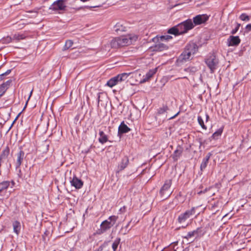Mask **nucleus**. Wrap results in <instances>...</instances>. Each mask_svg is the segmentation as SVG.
<instances>
[{
    "instance_id": "nucleus-1",
    "label": "nucleus",
    "mask_w": 251,
    "mask_h": 251,
    "mask_svg": "<svg viewBox=\"0 0 251 251\" xmlns=\"http://www.w3.org/2000/svg\"><path fill=\"white\" fill-rule=\"evenodd\" d=\"M198 49L197 45L194 43L188 44L179 56L178 61L183 63L191 60L198 51Z\"/></svg>"
},
{
    "instance_id": "nucleus-2",
    "label": "nucleus",
    "mask_w": 251,
    "mask_h": 251,
    "mask_svg": "<svg viewBox=\"0 0 251 251\" xmlns=\"http://www.w3.org/2000/svg\"><path fill=\"white\" fill-rule=\"evenodd\" d=\"M198 207H192L190 209L186 210L185 212L180 213L177 218V222L179 224L182 225V227H186L187 226V221L188 220L192 218L193 217H196L199 214L197 212Z\"/></svg>"
},
{
    "instance_id": "nucleus-3",
    "label": "nucleus",
    "mask_w": 251,
    "mask_h": 251,
    "mask_svg": "<svg viewBox=\"0 0 251 251\" xmlns=\"http://www.w3.org/2000/svg\"><path fill=\"white\" fill-rule=\"evenodd\" d=\"M171 184L172 180H167L161 188L159 194L162 200L168 199L172 194L173 190L171 188Z\"/></svg>"
},
{
    "instance_id": "nucleus-4",
    "label": "nucleus",
    "mask_w": 251,
    "mask_h": 251,
    "mask_svg": "<svg viewBox=\"0 0 251 251\" xmlns=\"http://www.w3.org/2000/svg\"><path fill=\"white\" fill-rule=\"evenodd\" d=\"M118 217L116 216H111L107 220L102 222L100 225V233H103L110 229L115 224Z\"/></svg>"
},
{
    "instance_id": "nucleus-5",
    "label": "nucleus",
    "mask_w": 251,
    "mask_h": 251,
    "mask_svg": "<svg viewBox=\"0 0 251 251\" xmlns=\"http://www.w3.org/2000/svg\"><path fill=\"white\" fill-rule=\"evenodd\" d=\"M179 35L187 32L188 30L194 27L193 23L191 19H188L185 21L178 24L176 25Z\"/></svg>"
},
{
    "instance_id": "nucleus-6",
    "label": "nucleus",
    "mask_w": 251,
    "mask_h": 251,
    "mask_svg": "<svg viewBox=\"0 0 251 251\" xmlns=\"http://www.w3.org/2000/svg\"><path fill=\"white\" fill-rule=\"evenodd\" d=\"M121 47L129 45L136 41L137 36L135 35L128 34L118 37Z\"/></svg>"
},
{
    "instance_id": "nucleus-7",
    "label": "nucleus",
    "mask_w": 251,
    "mask_h": 251,
    "mask_svg": "<svg viewBox=\"0 0 251 251\" xmlns=\"http://www.w3.org/2000/svg\"><path fill=\"white\" fill-rule=\"evenodd\" d=\"M205 63L210 69L211 73H213L217 68L219 60L214 54H212L205 60Z\"/></svg>"
},
{
    "instance_id": "nucleus-8",
    "label": "nucleus",
    "mask_w": 251,
    "mask_h": 251,
    "mask_svg": "<svg viewBox=\"0 0 251 251\" xmlns=\"http://www.w3.org/2000/svg\"><path fill=\"white\" fill-rule=\"evenodd\" d=\"M66 0H57L54 1L49 7V9L57 11L65 10L66 5L65 3Z\"/></svg>"
},
{
    "instance_id": "nucleus-9",
    "label": "nucleus",
    "mask_w": 251,
    "mask_h": 251,
    "mask_svg": "<svg viewBox=\"0 0 251 251\" xmlns=\"http://www.w3.org/2000/svg\"><path fill=\"white\" fill-rule=\"evenodd\" d=\"M205 232L202 227H198L196 230L189 232L185 237L188 239L192 237H195L197 238L202 236Z\"/></svg>"
},
{
    "instance_id": "nucleus-10",
    "label": "nucleus",
    "mask_w": 251,
    "mask_h": 251,
    "mask_svg": "<svg viewBox=\"0 0 251 251\" xmlns=\"http://www.w3.org/2000/svg\"><path fill=\"white\" fill-rule=\"evenodd\" d=\"M209 19L206 14L198 15L193 18V23L195 25H199L205 23Z\"/></svg>"
},
{
    "instance_id": "nucleus-11",
    "label": "nucleus",
    "mask_w": 251,
    "mask_h": 251,
    "mask_svg": "<svg viewBox=\"0 0 251 251\" xmlns=\"http://www.w3.org/2000/svg\"><path fill=\"white\" fill-rule=\"evenodd\" d=\"M71 185L74 186L76 189H80L83 185V181L78 179L76 176H74L73 178L70 181Z\"/></svg>"
},
{
    "instance_id": "nucleus-12",
    "label": "nucleus",
    "mask_w": 251,
    "mask_h": 251,
    "mask_svg": "<svg viewBox=\"0 0 251 251\" xmlns=\"http://www.w3.org/2000/svg\"><path fill=\"white\" fill-rule=\"evenodd\" d=\"M128 162L129 160L128 157L127 156H124L118 165L117 173L124 170L127 166Z\"/></svg>"
},
{
    "instance_id": "nucleus-13",
    "label": "nucleus",
    "mask_w": 251,
    "mask_h": 251,
    "mask_svg": "<svg viewBox=\"0 0 251 251\" xmlns=\"http://www.w3.org/2000/svg\"><path fill=\"white\" fill-rule=\"evenodd\" d=\"M239 36H230L227 40L228 46H237L240 43Z\"/></svg>"
},
{
    "instance_id": "nucleus-14",
    "label": "nucleus",
    "mask_w": 251,
    "mask_h": 251,
    "mask_svg": "<svg viewBox=\"0 0 251 251\" xmlns=\"http://www.w3.org/2000/svg\"><path fill=\"white\" fill-rule=\"evenodd\" d=\"M17 161L16 163V168H19L21 165L22 162L25 158V152L23 151L20 150V151L17 154Z\"/></svg>"
},
{
    "instance_id": "nucleus-15",
    "label": "nucleus",
    "mask_w": 251,
    "mask_h": 251,
    "mask_svg": "<svg viewBox=\"0 0 251 251\" xmlns=\"http://www.w3.org/2000/svg\"><path fill=\"white\" fill-rule=\"evenodd\" d=\"M11 83V80H8L7 81L3 83L0 86V97L2 96L8 88L10 83Z\"/></svg>"
},
{
    "instance_id": "nucleus-16",
    "label": "nucleus",
    "mask_w": 251,
    "mask_h": 251,
    "mask_svg": "<svg viewBox=\"0 0 251 251\" xmlns=\"http://www.w3.org/2000/svg\"><path fill=\"white\" fill-rule=\"evenodd\" d=\"M183 151V148L180 146H178L175 151L173 154V158L174 160H177L178 158L181 156Z\"/></svg>"
},
{
    "instance_id": "nucleus-17",
    "label": "nucleus",
    "mask_w": 251,
    "mask_h": 251,
    "mask_svg": "<svg viewBox=\"0 0 251 251\" xmlns=\"http://www.w3.org/2000/svg\"><path fill=\"white\" fill-rule=\"evenodd\" d=\"M130 129L125 124L124 122L121 123L119 126L118 132L120 134L126 133L129 132Z\"/></svg>"
},
{
    "instance_id": "nucleus-18",
    "label": "nucleus",
    "mask_w": 251,
    "mask_h": 251,
    "mask_svg": "<svg viewBox=\"0 0 251 251\" xmlns=\"http://www.w3.org/2000/svg\"><path fill=\"white\" fill-rule=\"evenodd\" d=\"M120 82L117 75L110 79L106 83V85L112 88Z\"/></svg>"
},
{
    "instance_id": "nucleus-19",
    "label": "nucleus",
    "mask_w": 251,
    "mask_h": 251,
    "mask_svg": "<svg viewBox=\"0 0 251 251\" xmlns=\"http://www.w3.org/2000/svg\"><path fill=\"white\" fill-rule=\"evenodd\" d=\"M168 49L166 45L163 43H159L155 45L153 50L155 51H161Z\"/></svg>"
},
{
    "instance_id": "nucleus-20",
    "label": "nucleus",
    "mask_w": 251,
    "mask_h": 251,
    "mask_svg": "<svg viewBox=\"0 0 251 251\" xmlns=\"http://www.w3.org/2000/svg\"><path fill=\"white\" fill-rule=\"evenodd\" d=\"M114 30L117 32L125 31L126 30V27L124 26L122 23H118L114 26Z\"/></svg>"
},
{
    "instance_id": "nucleus-21",
    "label": "nucleus",
    "mask_w": 251,
    "mask_h": 251,
    "mask_svg": "<svg viewBox=\"0 0 251 251\" xmlns=\"http://www.w3.org/2000/svg\"><path fill=\"white\" fill-rule=\"evenodd\" d=\"M99 134L100 137L99 138V141L101 144H103L108 141L107 135L102 131H100Z\"/></svg>"
},
{
    "instance_id": "nucleus-22",
    "label": "nucleus",
    "mask_w": 251,
    "mask_h": 251,
    "mask_svg": "<svg viewBox=\"0 0 251 251\" xmlns=\"http://www.w3.org/2000/svg\"><path fill=\"white\" fill-rule=\"evenodd\" d=\"M10 152V149L8 147H6L2 151L0 155V161L1 162V160L2 159L6 158Z\"/></svg>"
},
{
    "instance_id": "nucleus-23",
    "label": "nucleus",
    "mask_w": 251,
    "mask_h": 251,
    "mask_svg": "<svg viewBox=\"0 0 251 251\" xmlns=\"http://www.w3.org/2000/svg\"><path fill=\"white\" fill-rule=\"evenodd\" d=\"M110 46L112 48L117 49L118 48H120V43L119 42V39L117 38H115L112 39L110 42Z\"/></svg>"
},
{
    "instance_id": "nucleus-24",
    "label": "nucleus",
    "mask_w": 251,
    "mask_h": 251,
    "mask_svg": "<svg viewBox=\"0 0 251 251\" xmlns=\"http://www.w3.org/2000/svg\"><path fill=\"white\" fill-rule=\"evenodd\" d=\"M131 74V73H124L117 75L120 82L125 81Z\"/></svg>"
},
{
    "instance_id": "nucleus-25",
    "label": "nucleus",
    "mask_w": 251,
    "mask_h": 251,
    "mask_svg": "<svg viewBox=\"0 0 251 251\" xmlns=\"http://www.w3.org/2000/svg\"><path fill=\"white\" fill-rule=\"evenodd\" d=\"M14 231L18 234L21 229V224L17 221H15L13 224Z\"/></svg>"
},
{
    "instance_id": "nucleus-26",
    "label": "nucleus",
    "mask_w": 251,
    "mask_h": 251,
    "mask_svg": "<svg viewBox=\"0 0 251 251\" xmlns=\"http://www.w3.org/2000/svg\"><path fill=\"white\" fill-rule=\"evenodd\" d=\"M157 68H155L153 69L150 70L147 74H146V80H148L150 79L157 72Z\"/></svg>"
},
{
    "instance_id": "nucleus-27",
    "label": "nucleus",
    "mask_w": 251,
    "mask_h": 251,
    "mask_svg": "<svg viewBox=\"0 0 251 251\" xmlns=\"http://www.w3.org/2000/svg\"><path fill=\"white\" fill-rule=\"evenodd\" d=\"M10 185L9 181H4L0 183V192L2 190L6 189Z\"/></svg>"
},
{
    "instance_id": "nucleus-28",
    "label": "nucleus",
    "mask_w": 251,
    "mask_h": 251,
    "mask_svg": "<svg viewBox=\"0 0 251 251\" xmlns=\"http://www.w3.org/2000/svg\"><path fill=\"white\" fill-rule=\"evenodd\" d=\"M169 110L168 107L166 105H164L162 107L159 108L157 110V115H161L164 114Z\"/></svg>"
},
{
    "instance_id": "nucleus-29",
    "label": "nucleus",
    "mask_w": 251,
    "mask_h": 251,
    "mask_svg": "<svg viewBox=\"0 0 251 251\" xmlns=\"http://www.w3.org/2000/svg\"><path fill=\"white\" fill-rule=\"evenodd\" d=\"M223 132V128H221L218 129L212 135V138L214 139H217L221 135Z\"/></svg>"
},
{
    "instance_id": "nucleus-30",
    "label": "nucleus",
    "mask_w": 251,
    "mask_h": 251,
    "mask_svg": "<svg viewBox=\"0 0 251 251\" xmlns=\"http://www.w3.org/2000/svg\"><path fill=\"white\" fill-rule=\"evenodd\" d=\"M73 42L71 40H68L66 41L65 44L63 48V50H65L72 47Z\"/></svg>"
},
{
    "instance_id": "nucleus-31",
    "label": "nucleus",
    "mask_w": 251,
    "mask_h": 251,
    "mask_svg": "<svg viewBox=\"0 0 251 251\" xmlns=\"http://www.w3.org/2000/svg\"><path fill=\"white\" fill-rule=\"evenodd\" d=\"M198 122L202 129H203L204 130H206L207 127L204 125L203 119L201 116H198Z\"/></svg>"
},
{
    "instance_id": "nucleus-32",
    "label": "nucleus",
    "mask_w": 251,
    "mask_h": 251,
    "mask_svg": "<svg viewBox=\"0 0 251 251\" xmlns=\"http://www.w3.org/2000/svg\"><path fill=\"white\" fill-rule=\"evenodd\" d=\"M168 32L170 34H174L175 35H179L176 26H174L169 29Z\"/></svg>"
},
{
    "instance_id": "nucleus-33",
    "label": "nucleus",
    "mask_w": 251,
    "mask_h": 251,
    "mask_svg": "<svg viewBox=\"0 0 251 251\" xmlns=\"http://www.w3.org/2000/svg\"><path fill=\"white\" fill-rule=\"evenodd\" d=\"M25 36L23 34H15L13 37V39L17 41L24 39Z\"/></svg>"
},
{
    "instance_id": "nucleus-34",
    "label": "nucleus",
    "mask_w": 251,
    "mask_h": 251,
    "mask_svg": "<svg viewBox=\"0 0 251 251\" xmlns=\"http://www.w3.org/2000/svg\"><path fill=\"white\" fill-rule=\"evenodd\" d=\"M120 242V239L117 238L115 240V241L112 244V249L114 251H116Z\"/></svg>"
},
{
    "instance_id": "nucleus-35",
    "label": "nucleus",
    "mask_w": 251,
    "mask_h": 251,
    "mask_svg": "<svg viewBox=\"0 0 251 251\" xmlns=\"http://www.w3.org/2000/svg\"><path fill=\"white\" fill-rule=\"evenodd\" d=\"M240 19L243 21H249L250 17L245 13H243L240 16Z\"/></svg>"
},
{
    "instance_id": "nucleus-36",
    "label": "nucleus",
    "mask_w": 251,
    "mask_h": 251,
    "mask_svg": "<svg viewBox=\"0 0 251 251\" xmlns=\"http://www.w3.org/2000/svg\"><path fill=\"white\" fill-rule=\"evenodd\" d=\"M207 159H203L202 160V162L201 165V169L202 170L203 169H205L208 163Z\"/></svg>"
},
{
    "instance_id": "nucleus-37",
    "label": "nucleus",
    "mask_w": 251,
    "mask_h": 251,
    "mask_svg": "<svg viewBox=\"0 0 251 251\" xmlns=\"http://www.w3.org/2000/svg\"><path fill=\"white\" fill-rule=\"evenodd\" d=\"M186 72L194 73L197 71V69L195 67H189L184 70Z\"/></svg>"
},
{
    "instance_id": "nucleus-38",
    "label": "nucleus",
    "mask_w": 251,
    "mask_h": 251,
    "mask_svg": "<svg viewBox=\"0 0 251 251\" xmlns=\"http://www.w3.org/2000/svg\"><path fill=\"white\" fill-rule=\"evenodd\" d=\"M240 25H241L240 24L237 23L236 27L231 31V33L232 34H235L237 32V31L238 30Z\"/></svg>"
},
{
    "instance_id": "nucleus-39",
    "label": "nucleus",
    "mask_w": 251,
    "mask_h": 251,
    "mask_svg": "<svg viewBox=\"0 0 251 251\" xmlns=\"http://www.w3.org/2000/svg\"><path fill=\"white\" fill-rule=\"evenodd\" d=\"M32 92H33V89H32V90L30 91V92L29 96V97H28V99H27V100H26V101L25 105V107H24V108L23 110H24V109L25 108V107H26V105H27V103H28V100H30V97H31V95H32Z\"/></svg>"
},
{
    "instance_id": "nucleus-40",
    "label": "nucleus",
    "mask_w": 251,
    "mask_h": 251,
    "mask_svg": "<svg viewBox=\"0 0 251 251\" xmlns=\"http://www.w3.org/2000/svg\"><path fill=\"white\" fill-rule=\"evenodd\" d=\"M172 37V36L170 35H166V36H162L161 37V40L165 39V40H169L170 39H171Z\"/></svg>"
},
{
    "instance_id": "nucleus-41",
    "label": "nucleus",
    "mask_w": 251,
    "mask_h": 251,
    "mask_svg": "<svg viewBox=\"0 0 251 251\" xmlns=\"http://www.w3.org/2000/svg\"><path fill=\"white\" fill-rule=\"evenodd\" d=\"M246 30L247 31H251V24H248V25H246Z\"/></svg>"
},
{
    "instance_id": "nucleus-42",
    "label": "nucleus",
    "mask_w": 251,
    "mask_h": 251,
    "mask_svg": "<svg viewBox=\"0 0 251 251\" xmlns=\"http://www.w3.org/2000/svg\"><path fill=\"white\" fill-rule=\"evenodd\" d=\"M11 71V70H7L6 72H5L4 73H3V74H1V75H2V77H3V76L9 75V74L10 73Z\"/></svg>"
},
{
    "instance_id": "nucleus-43",
    "label": "nucleus",
    "mask_w": 251,
    "mask_h": 251,
    "mask_svg": "<svg viewBox=\"0 0 251 251\" xmlns=\"http://www.w3.org/2000/svg\"><path fill=\"white\" fill-rule=\"evenodd\" d=\"M211 155V153L209 152L206 156V157L204 159H207V161L208 162L209 159Z\"/></svg>"
},
{
    "instance_id": "nucleus-44",
    "label": "nucleus",
    "mask_w": 251,
    "mask_h": 251,
    "mask_svg": "<svg viewBox=\"0 0 251 251\" xmlns=\"http://www.w3.org/2000/svg\"><path fill=\"white\" fill-rule=\"evenodd\" d=\"M211 155V153L209 152L206 156V157L204 159H207V161L208 162L209 159Z\"/></svg>"
},
{
    "instance_id": "nucleus-45",
    "label": "nucleus",
    "mask_w": 251,
    "mask_h": 251,
    "mask_svg": "<svg viewBox=\"0 0 251 251\" xmlns=\"http://www.w3.org/2000/svg\"><path fill=\"white\" fill-rule=\"evenodd\" d=\"M5 40H6V41L7 42L9 43V42H11V41H12V40H13V38H11V37H7L6 38V39H5Z\"/></svg>"
},
{
    "instance_id": "nucleus-46",
    "label": "nucleus",
    "mask_w": 251,
    "mask_h": 251,
    "mask_svg": "<svg viewBox=\"0 0 251 251\" xmlns=\"http://www.w3.org/2000/svg\"><path fill=\"white\" fill-rule=\"evenodd\" d=\"M126 210V207L125 206H123V207L121 208L120 209V211L121 212H124Z\"/></svg>"
},
{
    "instance_id": "nucleus-47",
    "label": "nucleus",
    "mask_w": 251,
    "mask_h": 251,
    "mask_svg": "<svg viewBox=\"0 0 251 251\" xmlns=\"http://www.w3.org/2000/svg\"><path fill=\"white\" fill-rule=\"evenodd\" d=\"M179 114V112H177L176 115H175L174 116H172V117H171L169 118V120L170 119H173L174 118H175L176 116L178 115V114Z\"/></svg>"
},
{
    "instance_id": "nucleus-48",
    "label": "nucleus",
    "mask_w": 251,
    "mask_h": 251,
    "mask_svg": "<svg viewBox=\"0 0 251 251\" xmlns=\"http://www.w3.org/2000/svg\"><path fill=\"white\" fill-rule=\"evenodd\" d=\"M100 94H101L100 93H99L98 94V103L100 102Z\"/></svg>"
},
{
    "instance_id": "nucleus-49",
    "label": "nucleus",
    "mask_w": 251,
    "mask_h": 251,
    "mask_svg": "<svg viewBox=\"0 0 251 251\" xmlns=\"http://www.w3.org/2000/svg\"><path fill=\"white\" fill-rule=\"evenodd\" d=\"M205 117H206V122H207L208 120L209 117L207 114H205Z\"/></svg>"
},
{
    "instance_id": "nucleus-50",
    "label": "nucleus",
    "mask_w": 251,
    "mask_h": 251,
    "mask_svg": "<svg viewBox=\"0 0 251 251\" xmlns=\"http://www.w3.org/2000/svg\"><path fill=\"white\" fill-rule=\"evenodd\" d=\"M3 79L2 75H0V80H1Z\"/></svg>"
},
{
    "instance_id": "nucleus-51",
    "label": "nucleus",
    "mask_w": 251,
    "mask_h": 251,
    "mask_svg": "<svg viewBox=\"0 0 251 251\" xmlns=\"http://www.w3.org/2000/svg\"><path fill=\"white\" fill-rule=\"evenodd\" d=\"M92 7H97L96 6H91Z\"/></svg>"
}]
</instances>
